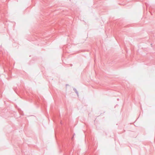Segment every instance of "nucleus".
<instances>
[{
    "instance_id": "obj_1",
    "label": "nucleus",
    "mask_w": 155,
    "mask_h": 155,
    "mask_svg": "<svg viewBox=\"0 0 155 155\" xmlns=\"http://www.w3.org/2000/svg\"><path fill=\"white\" fill-rule=\"evenodd\" d=\"M73 90L75 91V92L77 94L78 96V92L77 91V89L75 88H73Z\"/></svg>"
},
{
    "instance_id": "obj_2",
    "label": "nucleus",
    "mask_w": 155,
    "mask_h": 155,
    "mask_svg": "<svg viewBox=\"0 0 155 155\" xmlns=\"http://www.w3.org/2000/svg\"><path fill=\"white\" fill-rule=\"evenodd\" d=\"M14 91H15V92L17 93V94H18L17 91L15 90H14Z\"/></svg>"
},
{
    "instance_id": "obj_3",
    "label": "nucleus",
    "mask_w": 155,
    "mask_h": 155,
    "mask_svg": "<svg viewBox=\"0 0 155 155\" xmlns=\"http://www.w3.org/2000/svg\"><path fill=\"white\" fill-rule=\"evenodd\" d=\"M117 100L118 101H119V99L118 98V99H117Z\"/></svg>"
},
{
    "instance_id": "obj_4",
    "label": "nucleus",
    "mask_w": 155,
    "mask_h": 155,
    "mask_svg": "<svg viewBox=\"0 0 155 155\" xmlns=\"http://www.w3.org/2000/svg\"><path fill=\"white\" fill-rule=\"evenodd\" d=\"M146 6H147V5L146 4Z\"/></svg>"
}]
</instances>
